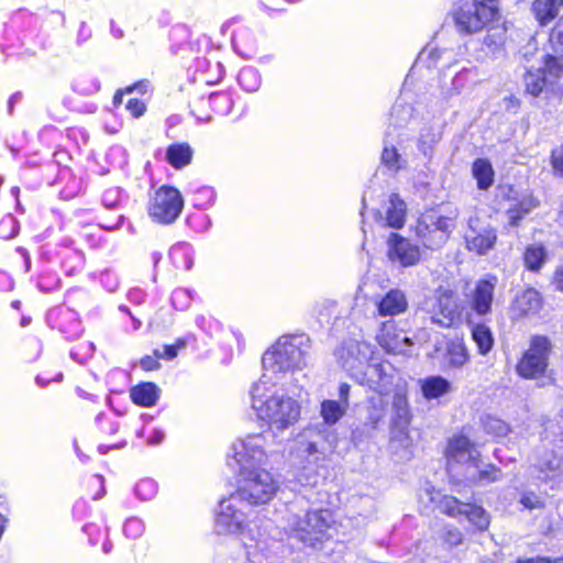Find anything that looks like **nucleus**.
<instances>
[{
  "mask_svg": "<svg viewBox=\"0 0 563 563\" xmlns=\"http://www.w3.org/2000/svg\"><path fill=\"white\" fill-rule=\"evenodd\" d=\"M250 395L251 407L257 419L268 426L269 434L284 432L299 421L300 404L286 394L275 393L265 375L252 386Z\"/></svg>",
  "mask_w": 563,
  "mask_h": 563,
  "instance_id": "obj_1",
  "label": "nucleus"
},
{
  "mask_svg": "<svg viewBox=\"0 0 563 563\" xmlns=\"http://www.w3.org/2000/svg\"><path fill=\"white\" fill-rule=\"evenodd\" d=\"M448 471L459 474L457 466L465 467L462 476L473 484L486 485L501 479V471L488 464L482 468L481 453L463 434L454 435L446 448Z\"/></svg>",
  "mask_w": 563,
  "mask_h": 563,
  "instance_id": "obj_2",
  "label": "nucleus"
},
{
  "mask_svg": "<svg viewBox=\"0 0 563 563\" xmlns=\"http://www.w3.org/2000/svg\"><path fill=\"white\" fill-rule=\"evenodd\" d=\"M309 350L308 335L303 333L282 335L263 354V367L273 373L300 371L307 365Z\"/></svg>",
  "mask_w": 563,
  "mask_h": 563,
  "instance_id": "obj_3",
  "label": "nucleus"
},
{
  "mask_svg": "<svg viewBox=\"0 0 563 563\" xmlns=\"http://www.w3.org/2000/svg\"><path fill=\"white\" fill-rule=\"evenodd\" d=\"M452 15L457 32L464 35L476 34L492 23L499 22L501 16L496 4L482 0L462 3L453 10Z\"/></svg>",
  "mask_w": 563,
  "mask_h": 563,
  "instance_id": "obj_4",
  "label": "nucleus"
},
{
  "mask_svg": "<svg viewBox=\"0 0 563 563\" xmlns=\"http://www.w3.org/2000/svg\"><path fill=\"white\" fill-rule=\"evenodd\" d=\"M239 486L234 496L249 506L268 503L277 492V483L264 467L239 472Z\"/></svg>",
  "mask_w": 563,
  "mask_h": 563,
  "instance_id": "obj_5",
  "label": "nucleus"
},
{
  "mask_svg": "<svg viewBox=\"0 0 563 563\" xmlns=\"http://www.w3.org/2000/svg\"><path fill=\"white\" fill-rule=\"evenodd\" d=\"M331 521L332 517L329 510H313L307 511L303 517L290 515L285 529L289 537L306 545L314 547L324 537Z\"/></svg>",
  "mask_w": 563,
  "mask_h": 563,
  "instance_id": "obj_6",
  "label": "nucleus"
},
{
  "mask_svg": "<svg viewBox=\"0 0 563 563\" xmlns=\"http://www.w3.org/2000/svg\"><path fill=\"white\" fill-rule=\"evenodd\" d=\"M269 432H260L247 434L238 439L231 445L229 459H232L240 471L264 467L267 464V437Z\"/></svg>",
  "mask_w": 563,
  "mask_h": 563,
  "instance_id": "obj_7",
  "label": "nucleus"
},
{
  "mask_svg": "<svg viewBox=\"0 0 563 563\" xmlns=\"http://www.w3.org/2000/svg\"><path fill=\"white\" fill-rule=\"evenodd\" d=\"M454 228L455 217L442 216L435 210H429L418 218L415 233L424 247L438 250L445 244Z\"/></svg>",
  "mask_w": 563,
  "mask_h": 563,
  "instance_id": "obj_8",
  "label": "nucleus"
},
{
  "mask_svg": "<svg viewBox=\"0 0 563 563\" xmlns=\"http://www.w3.org/2000/svg\"><path fill=\"white\" fill-rule=\"evenodd\" d=\"M184 208L180 191L170 186L158 188L148 201V216L161 224H170L176 221Z\"/></svg>",
  "mask_w": 563,
  "mask_h": 563,
  "instance_id": "obj_9",
  "label": "nucleus"
},
{
  "mask_svg": "<svg viewBox=\"0 0 563 563\" xmlns=\"http://www.w3.org/2000/svg\"><path fill=\"white\" fill-rule=\"evenodd\" d=\"M552 345L547 336L537 335L517 364V373L528 379L541 377L548 366Z\"/></svg>",
  "mask_w": 563,
  "mask_h": 563,
  "instance_id": "obj_10",
  "label": "nucleus"
},
{
  "mask_svg": "<svg viewBox=\"0 0 563 563\" xmlns=\"http://www.w3.org/2000/svg\"><path fill=\"white\" fill-rule=\"evenodd\" d=\"M250 506L231 494L222 499L219 505V514L216 519V528L219 533H241L249 527Z\"/></svg>",
  "mask_w": 563,
  "mask_h": 563,
  "instance_id": "obj_11",
  "label": "nucleus"
},
{
  "mask_svg": "<svg viewBox=\"0 0 563 563\" xmlns=\"http://www.w3.org/2000/svg\"><path fill=\"white\" fill-rule=\"evenodd\" d=\"M426 310L433 323L450 328L460 320L461 307L454 291L439 288L426 303Z\"/></svg>",
  "mask_w": 563,
  "mask_h": 563,
  "instance_id": "obj_12",
  "label": "nucleus"
},
{
  "mask_svg": "<svg viewBox=\"0 0 563 563\" xmlns=\"http://www.w3.org/2000/svg\"><path fill=\"white\" fill-rule=\"evenodd\" d=\"M387 256L393 263H398L402 267L413 266L420 261V249L410 240L390 233L387 239Z\"/></svg>",
  "mask_w": 563,
  "mask_h": 563,
  "instance_id": "obj_13",
  "label": "nucleus"
},
{
  "mask_svg": "<svg viewBox=\"0 0 563 563\" xmlns=\"http://www.w3.org/2000/svg\"><path fill=\"white\" fill-rule=\"evenodd\" d=\"M562 73L563 65L561 60L555 56L548 55L545 68L530 69L526 73V89L530 95L538 96L552 81V78H558Z\"/></svg>",
  "mask_w": 563,
  "mask_h": 563,
  "instance_id": "obj_14",
  "label": "nucleus"
},
{
  "mask_svg": "<svg viewBox=\"0 0 563 563\" xmlns=\"http://www.w3.org/2000/svg\"><path fill=\"white\" fill-rule=\"evenodd\" d=\"M497 277L488 276L476 282L474 289L467 296L473 312L484 317L492 312Z\"/></svg>",
  "mask_w": 563,
  "mask_h": 563,
  "instance_id": "obj_15",
  "label": "nucleus"
},
{
  "mask_svg": "<svg viewBox=\"0 0 563 563\" xmlns=\"http://www.w3.org/2000/svg\"><path fill=\"white\" fill-rule=\"evenodd\" d=\"M394 368L388 362L369 363L364 372L367 386L378 394L388 393L393 383Z\"/></svg>",
  "mask_w": 563,
  "mask_h": 563,
  "instance_id": "obj_16",
  "label": "nucleus"
},
{
  "mask_svg": "<svg viewBox=\"0 0 563 563\" xmlns=\"http://www.w3.org/2000/svg\"><path fill=\"white\" fill-rule=\"evenodd\" d=\"M377 341L382 347L393 353H404L412 344L411 340L396 329L393 320L384 322L377 333Z\"/></svg>",
  "mask_w": 563,
  "mask_h": 563,
  "instance_id": "obj_17",
  "label": "nucleus"
},
{
  "mask_svg": "<svg viewBox=\"0 0 563 563\" xmlns=\"http://www.w3.org/2000/svg\"><path fill=\"white\" fill-rule=\"evenodd\" d=\"M375 306L379 317L394 318L408 309V300L404 291L391 289L383 297L376 298Z\"/></svg>",
  "mask_w": 563,
  "mask_h": 563,
  "instance_id": "obj_18",
  "label": "nucleus"
},
{
  "mask_svg": "<svg viewBox=\"0 0 563 563\" xmlns=\"http://www.w3.org/2000/svg\"><path fill=\"white\" fill-rule=\"evenodd\" d=\"M507 190V198L510 199V194L514 189L509 187ZM511 200L512 203L506 211L508 224L511 227H517L522 218L538 207V200L531 195H523L520 198L514 197Z\"/></svg>",
  "mask_w": 563,
  "mask_h": 563,
  "instance_id": "obj_19",
  "label": "nucleus"
},
{
  "mask_svg": "<svg viewBox=\"0 0 563 563\" xmlns=\"http://www.w3.org/2000/svg\"><path fill=\"white\" fill-rule=\"evenodd\" d=\"M496 232L490 227H485L476 232L465 233L467 250L471 252H476L479 255H485L489 250H492L496 243Z\"/></svg>",
  "mask_w": 563,
  "mask_h": 563,
  "instance_id": "obj_20",
  "label": "nucleus"
},
{
  "mask_svg": "<svg viewBox=\"0 0 563 563\" xmlns=\"http://www.w3.org/2000/svg\"><path fill=\"white\" fill-rule=\"evenodd\" d=\"M538 467L544 474V479L554 478L563 474V449L555 445L551 451H545L539 460Z\"/></svg>",
  "mask_w": 563,
  "mask_h": 563,
  "instance_id": "obj_21",
  "label": "nucleus"
},
{
  "mask_svg": "<svg viewBox=\"0 0 563 563\" xmlns=\"http://www.w3.org/2000/svg\"><path fill=\"white\" fill-rule=\"evenodd\" d=\"M422 396L427 400L438 399L452 390L451 383L442 376H428L419 380Z\"/></svg>",
  "mask_w": 563,
  "mask_h": 563,
  "instance_id": "obj_22",
  "label": "nucleus"
},
{
  "mask_svg": "<svg viewBox=\"0 0 563 563\" xmlns=\"http://www.w3.org/2000/svg\"><path fill=\"white\" fill-rule=\"evenodd\" d=\"M443 125V120L438 119L432 125L422 128L418 139V148L424 156H431L433 146L440 142Z\"/></svg>",
  "mask_w": 563,
  "mask_h": 563,
  "instance_id": "obj_23",
  "label": "nucleus"
},
{
  "mask_svg": "<svg viewBox=\"0 0 563 563\" xmlns=\"http://www.w3.org/2000/svg\"><path fill=\"white\" fill-rule=\"evenodd\" d=\"M159 388L154 383H141L130 390L132 401L142 407H153L159 398Z\"/></svg>",
  "mask_w": 563,
  "mask_h": 563,
  "instance_id": "obj_24",
  "label": "nucleus"
},
{
  "mask_svg": "<svg viewBox=\"0 0 563 563\" xmlns=\"http://www.w3.org/2000/svg\"><path fill=\"white\" fill-rule=\"evenodd\" d=\"M541 308V296L539 291L533 288L526 289L517 296L514 302V310L519 316L537 313Z\"/></svg>",
  "mask_w": 563,
  "mask_h": 563,
  "instance_id": "obj_25",
  "label": "nucleus"
},
{
  "mask_svg": "<svg viewBox=\"0 0 563 563\" xmlns=\"http://www.w3.org/2000/svg\"><path fill=\"white\" fill-rule=\"evenodd\" d=\"M445 351L446 362L450 367L461 368L470 361L467 347L462 340L449 341Z\"/></svg>",
  "mask_w": 563,
  "mask_h": 563,
  "instance_id": "obj_26",
  "label": "nucleus"
},
{
  "mask_svg": "<svg viewBox=\"0 0 563 563\" xmlns=\"http://www.w3.org/2000/svg\"><path fill=\"white\" fill-rule=\"evenodd\" d=\"M301 437H309L314 442H319L320 445L323 448H327V450H331L333 448V444L335 442V434L332 431V429L324 423H313L307 427L302 433Z\"/></svg>",
  "mask_w": 563,
  "mask_h": 563,
  "instance_id": "obj_27",
  "label": "nucleus"
},
{
  "mask_svg": "<svg viewBox=\"0 0 563 563\" xmlns=\"http://www.w3.org/2000/svg\"><path fill=\"white\" fill-rule=\"evenodd\" d=\"M472 175L476 179L477 187L481 190L490 188L495 178L493 166L486 158H477L474 161Z\"/></svg>",
  "mask_w": 563,
  "mask_h": 563,
  "instance_id": "obj_28",
  "label": "nucleus"
},
{
  "mask_svg": "<svg viewBox=\"0 0 563 563\" xmlns=\"http://www.w3.org/2000/svg\"><path fill=\"white\" fill-rule=\"evenodd\" d=\"M406 203L397 194H393L389 197V206L386 210L387 224L395 229H400L405 224L406 220Z\"/></svg>",
  "mask_w": 563,
  "mask_h": 563,
  "instance_id": "obj_29",
  "label": "nucleus"
},
{
  "mask_svg": "<svg viewBox=\"0 0 563 563\" xmlns=\"http://www.w3.org/2000/svg\"><path fill=\"white\" fill-rule=\"evenodd\" d=\"M559 0H534L532 3V12L541 25H547L553 21L560 10Z\"/></svg>",
  "mask_w": 563,
  "mask_h": 563,
  "instance_id": "obj_30",
  "label": "nucleus"
},
{
  "mask_svg": "<svg viewBox=\"0 0 563 563\" xmlns=\"http://www.w3.org/2000/svg\"><path fill=\"white\" fill-rule=\"evenodd\" d=\"M192 150L187 143L172 144L166 150L167 162L176 169L190 164Z\"/></svg>",
  "mask_w": 563,
  "mask_h": 563,
  "instance_id": "obj_31",
  "label": "nucleus"
},
{
  "mask_svg": "<svg viewBox=\"0 0 563 563\" xmlns=\"http://www.w3.org/2000/svg\"><path fill=\"white\" fill-rule=\"evenodd\" d=\"M394 423L400 429L407 428L410 423L411 413L406 395L398 390L393 397Z\"/></svg>",
  "mask_w": 563,
  "mask_h": 563,
  "instance_id": "obj_32",
  "label": "nucleus"
},
{
  "mask_svg": "<svg viewBox=\"0 0 563 563\" xmlns=\"http://www.w3.org/2000/svg\"><path fill=\"white\" fill-rule=\"evenodd\" d=\"M169 257L178 269L188 271L192 267V247L185 242L173 245L169 250Z\"/></svg>",
  "mask_w": 563,
  "mask_h": 563,
  "instance_id": "obj_33",
  "label": "nucleus"
},
{
  "mask_svg": "<svg viewBox=\"0 0 563 563\" xmlns=\"http://www.w3.org/2000/svg\"><path fill=\"white\" fill-rule=\"evenodd\" d=\"M472 339L477 346L478 353L482 355L488 354L494 346L493 332L484 323H477L472 327Z\"/></svg>",
  "mask_w": 563,
  "mask_h": 563,
  "instance_id": "obj_34",
  "label": "nucleus"
},
{
  "mask_svg": "<svg viewBox=\"0 0 563 563\" xmlns=\"http://www.w3.org/2000/svg\"><path fill=\"white\" fill-rule=\"evenodd\" d=\"M347 408L336 400H323L320 406L322 422L328 427H333L346 412Z\"/></svg>",
  "mask_w": 563,
  "mask_h": 563,
  "instance_id": "obj_35",
  "label": "nucleus"
},
{
  "mask_svg": "<svg viewBox=\"0 0 563 563\" xmlns=\"http://www.w3.org/2000/svg\"><path fill=\"white\" fill-rule=\"evenodd\" d=\"M300 453L308 460V463H318L323 460L329 450L320 445L319 442H314L309 437H301Z\"/></svg>",
  "mask_w": 563,
  "mask_h": 563,
  "instance_id": "obj_36",
  "label": "nucleus"
},
{
  "mask_svg": "<svg viewBox=\"0 0 563 563\" xmlns=\"http://www.w3.org/2000/svg\"><path fill=\"white\" fill-rule=\"evenodd\" d=\"M462 516H465L479 530H486L489 526V516L479 506L466 504Z\"/></svg>",
  "mask_w": 563,
  "mask_h": 563,
  "instance_id": "obj_37",
  "label": "nucleus"
},
{
  "mask_svg": "<svg viewBox=\"0 0 563 563\" xmlns=\"http://www.w3.org/2000/svg\"><path fill=\"white\" fill-rule=\"evenodd\" d=\"M260 555L247 547H239L234 553L221 555L217 563H260Z\"/></svg>",
  "mask_w": 563,
  "mask_h": 563,
  "instance_id": "obj_38",
  "label": "nucleus"
},
{
  "mask_svg": "<svg viewBox=\"0 0 563 563\" xmlns=\"http://www.w3.org/2000/svg\"><path fill=\"white\" fill-rule=\"evenodd\" d=\"M382 163L391 172L406 168L407 161L398 153L395 146L385 145L382 153Z\"/></svg>",
  "mask_w": 563,
  "mask_h": 563,
  "instance_id": "obj_39",
  "label": "nucleus"
},
{
  "mask_svg": "<svg viewBox=\"0 0 563 563\" xmlns=\"http://www.w3.org/2000/svg\"><path fill=\"white\" fill-rule=\"evenodd\" d=\"M238 80L241 87L249 92L256 91L261 86V76L254 67H244L240 70Z\"/></svg>",
  "mask_w": 563,
  "mask_h": 563,
  "instance_id": "obj_40",
  "label": "nucleus"
},
{
  "mask_svg": "<svg viewBox=\"0 0 563 563\" xmlns=\"http://www.w3.org/2000/svg\"><path fill=\"white\" fill-rule=\"evenodd\" d=\"M412 107L408 103L397 101L390 112V120L396 126L406 125L412 118Z\"/></svg>",
  "mask_w": 563,
  "mask_h": 563,
  "instance_id": "obj_41",
  "label": "nucleus"
},
{
  "mask_svg": "<svg viewBox=\"0 0 563 563\" xmlns=\"http://www.w3.org/2000/svg\"><path fill=\"white\" fill-rule=\"evenodd\" d=\"M545 258V250L541 245H532L526 250L525 263L530 271H537L541 267Z\"/></svg>",
  "mask_w": 563,
  "mask_h": 563,
  "instance_id": "obj_42",
  "label": "nucleus"
},
{
  "mask_svg": "<svg viewBox=\"0 0 563 563\" xmlns=\"http://www.w3.org/2000/svg\"><path fill=\"white\" fill-rule=\"evenodd\" d=\"M485 29H487V35L484 38V44L494 49L499 47L505 41L506 27L496 22Z\"/></svg>",
  "mask_w": 563,
  "mask_h": 563,
  "instance_id": "obj_43",
  "label": "nucleus"
},
{
  "mask_svg": "<svg viewBox=\"0 0 563 563\" xmlns=\"http://www.w3.org/2000/svg\"><path fill=\"white\" fill-rule=\"evenodd\" d=\"M465 505L466 504L460 503L455 497L452 496H444L437 503L439 510L451 517L462 516Z\"/></svg>",
  "mask_w": 563,
  "mask_h": 563,
  "instance_id": "obj_44",
  "label": "nucleus"
},
{
  "mask_svg": "<svg viewBox=\"0 0 563 563\" xmlns=\"http://www.w3.org/2000/svg\"><path fill=\"white\" fill-rule=\"evenodd\" d=\"M478 71L476 67H468L461 69L452 79V90L460 92L464 87L476 79Z\"/></svg>",
  "mask_w": 563,
  "mask_h": 563,
  "instance_id": "obj_45",
  "label": "nucleus"
},
{
  "mask_svg": "<svg viewBox=\"0 0 563 563\" xmlns=\"http://www.w3.org/2000/svg\"><path fill=\"white\" fill-rule=\"evenodd\" d=\"M73 87L75 91L81 95H92L99 91L100 82L96 78L85 75L76 78Z\"/></svg>",
  "mask_w": 563,
  "mask_h": 563,
  "instance_id": "obj_46",
  "label": "nucleus"
},
{
  "mask_svg": "<svg viewBox=\"0 0 563 563\" xmlns=\"http://www.w3.org/2000/svg\"><path fill=\"white\" fill-rule=\"evenodd\" d=\"M443 53L444 52L438 49L437 47L427 46L420 52L417 58V63L426 65L429 68L434 67Z\"/></svg>",
  "mask_w": 563,
  "mask_h": 563,
  "instance_id": "obj_47",
  "label": "nucleus"
},
{
  "mask_svg": "<svg viewBox=\"0 0 563 563\" xmlns=\"http://www.w3.org/2000/svg\"><path fill=\"white\" fill-rule=\"evenodd\" d=\"M335 301L331 299H322L319 301H316L312 306V313L316 316L320 321L323 319H329L331 313L335 309Z\"/></svg>",
  "mask_w": 563,
  "mask_h": 563,
  "instance_id": "obj_48",
  "label": "nucleus"
},
{
  "mask_svg": "<svg viewBox=\"0 0 563 563\" xmlns=\"http://www.w3.org/2000/svg\"><path fill=\"white\" fill-rule=\"evenodd\" d=\"M483 424L487 433L494 434L496 437L506 435L509 431L508 424L498 418L487 417Z\"/></svg>",
  "mask_w": 563,
  "mask_h": 563,
  "instance_id": "obj_49",
  "label": "nucleus"
},
{
  "mask_svg": "<svg viewBox=\"0 0 563 563\" xmlns=\"http://www.w3.org/2000/svg\"><path fill=\"white\" fill-rule=\"evenodd\" d=\"M135 495L142 500H150L156 494V484L148 478L140 481L134 488Z\"/></svg>",
  "mask_w": 563,
  "mask_h": 563,
  "instance_id": "obj_50",
  "label": "nucleus"
},
{
  "mask_svg": "<svg viewBox=\"0 0 563 563\" xmlns=\"http://www.w3.org/2000/svg\"><path fill=\"white\" fill-rule=\"evenodd\" d=\"M196 196V206L200 209H207L214 203L216 192L210 187H202L198 189L195 194Z\"/></svg>",
  "mask_w": 563,
  "mask_h": 563,
  "instance_id": "obj_51",
  "label": "nucleus"
},
{
  "mask_svg": "<svg viewBox=\"0 0 563 563\" xmlns=\"http://www.w3.org/2000/svg\"><path fill=\"white\" fill-rule=\"evenodd\" d=\"M18 222L15 218L11 214L3 217L0 221V238L2 239H11L18 233Z\"/></svg>",
  "mask_w": 563,
  "mask_h": 563,
  "instance_id": "obj_52",
  "label": "nucleus"
},
{
  "mask_svg": "<svg viewBox=\"0 0 563 563\" xmlns=\"http://www.w3.org/2000/svg\"><path fill=\"white\" fill-rule=\"evenodd\" d=\"M170 300L176 309L185 310L190 305L191 294L188 289L178 288L173 291Z\"/></svg>",
  "mask_w": 563,
  "mask_h": 563,
  "instance_id": "obj_53",
  "label": "nucleus"
},
{
  "mask_svg": "<svg viewBox=\"0 0 563 563\" xmlns=\"http://www.w3.org/2000/svg\"><path fill=\"white\" fill-rule=\"evenodd\" d=\"M121 202V190L118 187H112L104 190L102 195V205L107 209H117Z\"/></svg>",
  "mask_w": 563,
  "mask_h": 563,
  "instance_id": "obj_54",
  "label": "nucleus"
},
{
  "mask_svg": "<svg viewBox=\"0 0 563 563\" xmlns=\"http://www.w3.org/2000/svg\"><path fill=\"white\" fill-rule=\"evenodd\" d=\"M550 43L555 53L563 55V23H558L550 33Z\"/></svg>",
  "mask_w": 563,
  "mask_h": 563,
  "instance_id": "obj_55",
  "label": "nucleus"
},
{
  "mask_svg": "<svg viewBox=\"0 0 563 563\" xmlns=\"http://www.w3.org/2000/svg\"><path fill=\"white\" fill-rule=\"evenodd\" d=\"M551 163L554 174L563 178V144L552 151Z\"/></svg>",
  "mask_w": 563,
  "mask_h": 563,
  "instance_id": "obj_56",
  "label": "nucleus"
},
{
  "mask_svg": "<svg viewBox=\"0 0 563 563\" xmlns=\"http://www.w3.org/2000/svg\"><path fill=\"white\" fill-rule=\"evenodd\" d=\"M124 533L130 538H136L140 536L143 531V523L141 520L136 518H131L126 520L124 527H123Z\"/></svg>",
  "mask_w": 563,
  "mask_h": 563,
  "instance_id": "obj_57",
  "label": "nucleus"
},
{
  "mask_svg": "<svg viewBox=\"0 0 563 563\" xmlns=\"http://www.w3.org/2000/svg\"><path fill=\"white\" fill-rule=\"evenodd\" d=\"M443 539L445 543H448L451 547H455L462 543L463 536L461 531L456 528H448L444 531Z\"/></svg>",
  "mask_w": 563,
  "mask_h": 563,
  "instance_id": "obj_58",
  "label": "nucleus"
},
{
  "mask_svg": "<svg viewBox=\"0 0 563 563\" xmlns=\"http://www.w3.org/2000/svg\"><path fill=\"white\" fill-rule=\"evenodd\" d=\"M520 503L527 509H536L542 507V501L540 498L532 493L522 495Z\"/></svg>",
  "mask_w": 563,
  "mask_h": 563,
  "instance_id": "obj_59",
  "label": "nucleus"
},
{
  "mask_svg": "<svg viewBox=\"0 0 563 563\" xmlns=\"http://www.w3.org/2000/svg\"><path fill=\"white\" fill-rule=\"evenodd\" d=\"M154 355L161 358L173 360L177 356V346L164 345L162 349H156Z\"/></svg>",
  "mask_w": 563,
  "mask_h": 563,
  "instance_id": "obj_60",
  "label": "nucleus"
},
{
  "mask_svg": "<svg viewBox=\"0 0 563 563\" xmlns=\"http://www.w3.org/2000/svg\"><path fill=\"white\" fill-rule=\"evenodd\" d=\"M126 109L135 118L141 117L145 111V104L137 99H130L126 103Z\"/></svg>",
  "mask_w": 563,
  "mask_h": 563,
  "instance_id": "obj_61",
  "label": "nucleus"
},
{
  "mask_svg": "<svg viewBox=\"0 0 563 563\" xmlns=\"http://www.w3.org/2000/svg\"><path fill=\"white\" fill-rule=\"evenodd\" d=\"M159 358L161 357H156V355H154V356H144L141 360V366L145 371L157 369L161 366V364L158 362Z\"/></svg>",
  "mask_w": 563,
  "mask_h": 563,
  "instance_id": "obj_62",
  "label": "nucleus"
},
{
  "mask_svg": "<svg viewBox=\"0 0 563 563\" xmlns=\"http://www.w3.org/2000/svg\"><path fill=\"white\" fill-rule=\"evenodd\" d=\"M350 390L351 387L346 383H342L339 387V399L336 401L344 405L345 408H349Z\"/></svg>",
  "mask_w": 563,
  "mask_h": 563,
  "instance_id": "obj_63",
  "label": "nucleus"
},
{
  "mask_svg": "<svg viewBox=\"0 0 563 563\" xmlns=\"http://www.w3.org/2000/svg\"><path fill=\"white\" fill-rule=\"evenodd\" d=\"M517 563H563V558L551 560L549 558H536V559H526V560H518Z\"/></svg>",
  "mask_w": 563,
  "mask_h": 563,
  "instance_id": "obj_64",
  "label": "nucleus"
}]
</instances>
